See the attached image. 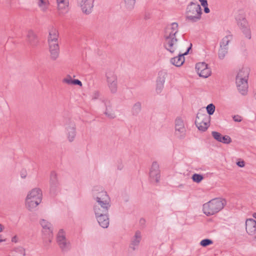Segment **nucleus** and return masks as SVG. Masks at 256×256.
<instances>
[{"mask_svg":"<svg viewBox=\"0 0 256 256\" xmlns=\"http://www.w3.org/2000/svg\"><path fill=\"white\" fill-rule=\"evenodd\" d=\"M178 32V24L172 23L168 26L165 32L164 47L171 53H176L185 50L186 46H189L186 42L180 44L176 38Z\"/></svg>","mask_w":256,"mask_h":256,"instance_id":"nucleus-1","label":"nucleus"},{"mask_svg":"<svg viewBox=\"0 0 256 256\" xmlns=\"http://www.w3.org/2000/svg\"><path fill=\"white\" fill-rule=\"evenodd\" d=\"M42 192L39 188H34L29 190L24 200L26 208L30 212L36 210V208L42 202Z\"/></svg>","mask_w":256,"mask_h":256,"instance_id":"nucleus-2","label":"nucleus"},{"mask_svg":"<svg viewBox=\"0 0 256 256\" xmlns=\"http://www.w3.org/2000/svg\"><path fill=\"white\" fill-rule=\"evenodd\" d=\"M96 203L94 206V211L96 217L108 214L110 206V198L104 191L95 194Z\"/></svg>","mask_w":256,"mask_h":256,"instance_id":"nucleus-3","label":"nucleus"},{"mask_svg":"<svg viewBox=\"0 0 256 256\" xmlns=\"http://www.w3.org/2000/svg\"><path fill=\"white\" fill-rule=\"evenodd\" d=\"M224 206L223 200L221 198H214L203 205L202 210L206 216L213 215L220 210Z\"/></svg>","mask_w":256,"mask_h":256,"instance_id":"nucleus-4","label":"nucleus"},{"mask_svg":"<svg viewBox=\"0 0 256 256\" xmlns=\"http://www.w3.org/2000/svg\"><path fill=\"white\" fill-rule=\"evenodd\" d=\"M235 18L238 25L242 30L245 36L248 39L251 38V32L247 20L246 14L243 10H239L235 14Z\"/></svg>","mask_w":256,"mask_h":256,"instance_id":"nucleus-5","label":"nucleus"},{"mask_svg":"<svg viewBox=\"0 0 256 256\" xmlns=\"http://www.w3.org/2000/svg\"><path fill=\"white\" fill-rule=\"evenodd\" d=\"M202 14L201 7L197 3L191 2L187 7L186 17L190 22H195L200 20Z\"/></svg>","mask_w":256,"mask_h":256,"instance_id":"nucleus-6","label":"nucleus"},{"mask_svg":"<svg viewBox=\"0 0 256 256\" xmlns=\"http://www.w3.org/2000/svg\"><path fill=\"white\" fill-rule=\"evenodd\" d=\"M210 116L204 111L200 110L197 114L195 123L199 130L205 131L210 126Z\"/></svg>","mask_w":256,"mask_h":256,"instance_id":"nucleus-7","label":"nucleus"},{"mask_svg":"<svg viewBox=\"0 0 256 256\" xmlns=\"http://www.w3.org/2000/svg\"><path fill=\"white\" fill-rule=\"evenodd\" d=\"M40 224L42 228V233L46 242H51L53 238V227L48 220L42 219L40 220Z\"/></svg>","mask_w":256,"mask_h":256,"instance_id":"nucleus-8","label":"nucleus"},{"mask_svg":"<svg viewBox=\"0 0 256 256\" xmlns=\"http://www.w3.org/2000/svg\"><path fill=\"white\" fill-rule=\"evenodd\" d=\"M56 4L59 16H64L68 12L70 8V0H56Z\"/></svg>","mask_w":256,"mask_h":256,"instance_id":"nucleus-9","label":"nucleus"},{"mask_svg":"<svg viewBox=\"0 0 256 256\" xmlns=\"http://www.w3.org/2000/svg\"><path fill=\"white\" fill-rule=\"evenodd\" d=\"M190 48V46H187L185 50L176 52L175 54H178V56L172 58L170 60L171 63L178 67L182 66L185 60L184 56L186 55L188 53Z\"/></svg>","mask_w":256,"mask_h":256,"instance_id":"nucleus-10","label":"nucleus"},{"mask_svg":"<svg viewBox=\"0 0 256 256\" xmlns=\"http://www.w3.org/2000/svg\"><path fill=\"white\" fill-rule=\"evenodd\" d=\"M106 84L109 90L112 93H115L118 90V80L116 76L112 72L106 74Z\"/></svg>","mask_w":256,"mask_h":256,"instance_id":"nucleus-11","label":"nucleus"},{"mask_svg":"<svg viewBox=\"0 0 256 256\" xmlns=\"http://www.w3.org/2000/svg\"><path fill=\"white\" fill-rule=\"evenodd\" d=\"M196 69L200 76L206 78L210 76L211 70L205 62H198L196 66Z\"/></svg>","mask_w":256,"mask_h":256,"instance_id":"nucleus-12","label":"nucleus"},{"mask_svg":"<svg viewBox=\"0 0 256 256\" xmlns=\"http://www.w3.org/2000/svg\"><path fill=\"white\" fill-rule=\"evenodd\" d=\"M94 0H78V6L82 12L86 14L92 12L94 7Z\"/></svg>","mask_w":256,"mask_h":256,"instance_id":"nucleus-13","label":"nucleus"},{"mask_svg":"<svg viewBox=\"0 0 256 256\" xmlns=\"http://www.w3.org/2000/svg\"><path fill=\"white\" fill-rule=\"evenodd\" d=\"M186 130L182 120L180 118L175 121L174 134L178 138H182L186 135Z\"/></svg>","mask_w":256,"mask_h":256,"instance_id":"nucleus-14","label":"nucleus"},{"mask_svg":"<svg viewBox=\"0 0 256 256\" xmlns=\"http://www.w3.org/2000/svg\"><path fill=\"white\" fill-rule=\"evenodd\" d=\"M236 84L238 92L242 96H246L248 92V80L243 78H236Z\"/></svg>","mask_w":256,"mask_h":256,"instance_id":"nucleus-15","label":"nucleus"},{"mask_svg":"<svg viewBox=\"0 0 256 256\" xmlns=\"http://www.w3.org/2000/svg\"><path fill=\"white\" fill-rule=\"evenodd\" d=\"M150 176L154 182H157L159 181L160 178L159 164L156 162H154L152 164L150 172Z\"/></svg>","mask_w":256,"mask_h":256,"instance_id":"nucleus-16","label":"nucleus"},{"mask_svg":"<svg viewBox=\"0 0 256 256\" xmlns=\"http://www.w3.org/2000/svg\"><path fill=\"white\" fill-rule=\"evenodd\" d=\"M166 76L167 74L166 72H159L156 81V91L158 93L160 92L164 88Z\"/></svg>","mask_w":256,"mask_h":256,"instance_id":"nucleus-17","label":"nucleus"},{"mask_svg":"<svg viewBox=\"0 0 256 256\" xmlns=\"http://www.w3.org/2000/svg\"><path fill=\"white\" fill-rule=\"evenodd\" d=\"M65 132L68 140L72 142L76 136V126L74 124H68L65 127Z\"/></svg>","mask_w":256,"mask_h":256,"instance_id":"nucleus-18","label":"nucleus"},{"mask_svg":"<svg viewBox=\"0 0 256 256\" xmlns=\"http://www.w3.org/2000/svg\"><path fill=\"white\" fill-rule=\"evenodd\" d=\"M104 114L106 116L110 118H114L116 116V111L110 102H104Z\"/></svg>","mask_w":256,"mask_h":256,"instance_id":"nucleus-19","label":"nucleus"},{"mask_svg":"<svg viewBox=\"0 0 256 256\" xmlns=\"http://www.w3.org/2000/svg\"><path fill=\"white\" fill-rule=\"evenodd\" d=\"M48 46L51 58L56 60L58 56L60 53L58 42L48 43Z\"/></svg>","mask_w":256,"mask_h":256,"instance_id":"nucleus-20","label":"nucleus"},{"mask_svg":"<svg viewBox=\"0 0 256 256\" xmlns=\"http://www.w3.org/2000/svg\"><path fill=\"white\" fill-rule=\"evenodd\" d=\"M58 32L56 28L51 27L48 30V43L58 42Z\"/></svg>","mask_w":256,"mask_h":256,"instance_id":"nucleus-21","label":"nucleus"},{"mask_svg":"<svg viewBox=\"0 0 256 256\" xmlns=\"http://www.w3.org/2000/svg\"><path fill=\"white\" fill-rule=\"evenodd\" d=\"M246 232L250 235L256 234V220L250 218L246 222Z\"/></svg>","mask_w":256,"mask_h":256,"instance_id":"nucleus-22","label":"nucleus"},{"mask_svg":"<svg viewBox=\"0 0 256 256\" xmlns=\"http://www.w3.org/2000/svg\"><path fill=\"white\" fill-rule=\"evenodd\" d=\"M57 240L60 246L62 248L64 249L66 248L68 244L66 240L64 232L63 230H59L57 236Z\"/></svg>","mask_w":256,"mask_h":256,"instance_id":"nucleus-23","label":"nucleus"},{"mask_svg":"<svg viewBox=\"0 0 256 256\" xmlns=\"http://www.w3.org/2000/svg\"><path fill=\"white\" fill-rule=\"evenodd\" d=\"M250 72V69L246 66H243L242 68L240 69L236 78H243L244 80H248Z\"/></svg>","mask_w":256,"mask_h":256,"instance_id":"nucleus-24","label":"nucleus"},{"mask_svg":"<svg viewBox=\"0 0 256 256\" xmlns=\"http://www.w3.org/2000/svg\"><path fill=\"white\" fill-rule=\"evenodd\" d=\"M97 220L102 227L106 228L109 225V219L108 214L96 217Z\"/></svg>","mask_w":256,"mask_h":256,"instance_id":"nucleus-25","label":"nucleus"},{"mask_svg":"<svg viewBox=\"0 0 256 256\" xmlns=\"http://www.w3.org/2000/svg\"><path fill=\"white\" fill-rule=\"evenodd\" d=\"M36 2L41 11L45 12L48 10L50 6L48 0H36Z\"/></svg>","mask_w":256,"mask_h":256,"instance_id":"nucleus-26","label":"nucleus"},{"mask_svg":"<svg viewBox=\"0 0 256 256\" xmlns=\"http://www.w3.org/2000/svg\"><path fill=\"white\" fill-rule=\"evenodd\" d=\"M136 0H124V6L128 10H132L134 8Z\"/></svg>","mask_w":256,"mask_h":256,"instance_id":"nucleus-27","label":"nucleus"},{"mask_svg":"<svg viewBox=\"0 0 256 256\" xmlns=\"http://www.w3.org/2000/svg\"><path fill=\"white\" fill-rule=\"evenodd\" d=\"M232 39V35L230 34V32H226V35L225 36V41L226 42V44H225V50H226L227 49V48H226V46L228 45ZM227 52H228L225 50V54Z\"/></svg>","mask_w":256,"mask_h":256,"instance_id":"nucleus-28","label":"nucleus"},{"mask_svg":"<svg viewBox=\"0 0 256 256\" xmlns=\"http://www.w3.org/2000/svg\"><path fill=\"white\" fill-rule=\"evenodd\" d=\"M72 76L68 74L63 78L62 82L64 84L72 85Z\"/></svg>","mask_w":256,"mask_h":256,"instance_id":"nucleus-29","label":"nucleus"},{"mask_svg":"<svg viewBox=\"0 0 256 256\" xmlns=\"http://www.w3.org/2000/svg\"><path fill=\"white\" fill-rule=\"evenodd\" d=\"M203 178V176L200 174H195L192 176V180L197 183L200 182Z\"/></svg>","mask_w":256,"mask_h":256,"instance_id":"nucleus-30","label":"nucleus"},{"mask_svg":"<svg viewBox=\"0 0 256 256\" xmlns=\"http://www.w3.org/2000/svg\"><path fill=\"white\" fill-rule=\"evenodd\" d=\"M206 109L208 116H210L214 113L215 111V106L213 104H210L207 106Z\"/></svg>","mask_w":256,"mask_h":256,"instance_id":"nucleus-31","label":"nucleus"},{"mask_svg":"<svg viewBox=\"0 0 256 256\" xmlns=\"http://www.w3.org/2000/svg\"><path fill=\"white\" fill-rule=\"evenodd\" d=\"M212 135L216 140L219 142H222L224 140V136H222L221 134L218 132H213Z\"/></svg>","mask_w":256,"mask_h":256,"instance_id":"nucleus-32","label":"nucleus"},{"mask_svg":"<svg viewBox=\"0 0 256 256\" xmlns=\"http://www.w3.org/2000/svg\"><path fill=\"white\" fill-rule=\"evenodd\" d=\"M213 242L210 239H204L200 241V244L204 247L207 246L212 244Z\"/></svg>","mask_w":256,"mask_h":256,"instance_id":"nucleus-33","label":"nucleus"},{"mask_svg":"<svg viewBox=\"0 0 256 256\" xmlns=\"http://www.w3.org/2000/svg\"><path fill=\"white\" fill-rule=\"evenodd\" d=\"M140 238L141 236L140 234L138 232L136 233L134 236V238L132 242V244H134V246L138 245L140 240Z\"/></svg>","mask_w":256,"mask_h":256,"instance_id":"nucleus-34","label":"nucleus"},{"mask_svg":"<svg viewBox=\"0 0 256 256\" xmlns=\"http://www.w3.org/2000/svg\"><path fill=\"white\" fill-rule=\"evenodd\" d=\"M218 56L221 59H223L224 58V52L222 44H220V48L218 50Z\"/></svg>","mask_w":256,"mask_h":256,"instance_id":"nucleus-35","label":"nucleus"},{"mask_svg":"<svg viewBox=\"0 0 256 256\" xmlns=\"http://www.w3.org/2000/svg\"><path fill=\"white\" fill-rule=\"evenodd\" d=\"M72 85H78L80 87H82V84L81 81L77 79H72Z\"/></svg>","mask_w":256,"mask_h":256,"instance_id":"nucleus-36","label":"nucleus"},{"mask_svg":"<svg viewBox=\"0 0 256 256\" xmlns=\"http://www.w3.org/2000/svg\"><path fill=\"white\" fill-rule=\"evenodd\" d=\"M236 164L240 168H244L245 166V162L244 160L239 159V160L236 162Z\"/></svg>","mask_w":256,"mask_h":256,"instance_id":"nucleus-37","label":"nucleus"},{"mask_svg":"<svg viewBox=\"0 0 256 256\" xmlns=\"http://www.w3.org/2000/svg\"><path fill=\"white\" fill-rule=\"evenodd\" d=\"M232 118L236 122H240L242 120V118L239 115H234Z\"/></svg>","mask_w":256,"mask_h":256,"instance_id":"nucleus-38","label":"nucleus"},{"mask_svg":"<svg viewBox=\"0 0 256 256\" xmlns=\"http://www.w3.org/2000/svg\"><path fill=\"white\" fill-rule=\"evenodd\" d=\"M240 45L241 46V49L242 51H245L246 50V44L244 41L242 40L240 43Z\"/></svg>","mask_w":256,"mask_h":256,"instance_id":"nucleus-39","label":"nucleus"},{"mask_svg":"<svg viewBox=\"0 0 256 256\" xmlns=\"http://www.w3.org/2000/svg\"><path fill=\"white\" fill-rule=\"evenodd\" d=\"M231 142V138L229 136L225 135V144H230Z\"/></svg>","mask_w":256,"mask_h":256,"instance_id":"nucleus-40","label":"nucleus"},{"mask_svg":"<svg viewBox=\"0 0 256 256\" xmlns=\"http://www.w3.org/2000/svg\"><path fill=\"white\" fill-rule=\"evenodd\" d=\"M199 1L202 6H208L207 0H199Z\"/></svg>","mask_w":256,"mask_h":256,"instance_id":"nucleus-41","label":"nucleus"},{"mask_svg":"<svg viewBox=\"0 0 256 256\" xmlns=\"http://www.w3.org/2000/svg\"><path fill=\"white\" fill-rule=\"evenodd\" d=\"M203 7H204V12L208 14V13H209L210 10V9L208 8V6H204Z\"/></svg>","mask_w":256,"mask_h":256,"instance_id":"nucleus-42","label":"nucleus"},{"mask_svg":"<svg viewBox=\"0 0 256 256\" xmlns=\"http://www.w3.org/2000/svg\"><path fill=\"white\" fill-rule=\"evenodd\" d=\"M5 241L6 238H4V237L2 235L0 234V242H4Z\"/></svg>","mask_w":256,"mask_h":256,"instance_id":"nucleus-43","label":"nucleus"},{"mask_svg":"<svg viewBox=\"0 0 256 256\" xmlns=\"http://www.w3.org/2000/svg\"><path fill=\"white\" fill-rule=\"evenodd\" d=\"M140 104H136L134 106V109H138V110H140Z\"/></svg>","mask_w":256,"mask_h":256,"instance_id":"nucleus-44","label":"nucleus"},{"mask_svg":"<svg viewBox=\"0 0 256 256\" xmlns=\"http://www.w3.org/2000/svg\"><path fill=\"white\" fill-rule=\"evenodd\" d=\"M4 229V226L2 224H0V232H2Z\"/></svg>","mask_w":256,"mask_h":256,"instance_id":"nucleus-45","label":"nucleus"},{"mask_svg":"<svg viewBox=\"0 0 256 256\" xmlns=\"http://www.w3.org/2000/svg\"><path fill=\"white\" fill-rule=\"evenodd\" d=\"M253 216H254L255 218H256V213H254V214H253Z\"/></svg>","mask_w":256,"mask_h":256,"instance_id":"nucleus-46","label":"nucleus"}]
</instances>
